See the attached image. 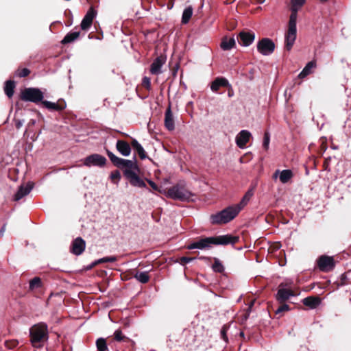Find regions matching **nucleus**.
<instances>
[{"mask_svg":"<svg viewBox=\"0 0 351 351\" xmlns=\"http://www.w3.org/2000/svg\"><path fill=\"white\" fill-rule=\"evenodd\" d=\"M293 173L290 169H284L282 171L277 169L273 174L272 177L274 180L279 178L281 183L286 184L293 178Z\"/></svg>","mask_w":351,"mask_h":351,"instance_id":"nucleus-13","label":"nucleus"},{"mask_svg":"<svg viewBox=\"0 0 351 351\" xmlns=\"http://www.w3.org/2000/svg\"><path fill=\"white\" fill-rule=\"evenodd\" d=\"M212 268L214 271L218 273H222L224 271L223 265L217 258H214V263L212 266Z\"/></svg>","mask_w":351,"mask_h":351,"instance_id":"nucleus-34","label":"nucleus"},{"mask_svg":"<svg viewBox=\"0 0 351 351\" xmlns=\"http://www.w3.org/2000/svg\"><path fill=\"white\" fill-rule=\"evenodd\" d=\"M270 142V134L269 132H265L264 134L263 147L265 149L267 150Z\"/></svg>","mask_w":351,"mask_h":351,"instance_id":"nucleus-37","label":"nucleus"},{"mask_svg":"<svg viewBox=\"0 0 351 351\" xmlns=\"http://www.w3.org/2000/svg\"><path fill=\"white\" fill-rule=\"evenodd\" d=\"M41 279L39 277H34L29 281V290L33 291L41 287Z\"/></svg>","mask_w":351,"mask_h":351,"instance_id":"nucleus-33","label":"nucleus"},{"mask_svg":"<svg viewBox=\"0 0 351 351\" xmlns=\"http://www.w3.org/2000/svg\"><path fill=\"white\" fill-rule=\"evenodd\" d=\"M303 304L309 307L311 309L316 308L321 303V300L319 297H306L303 299Z\"/></svg>","mask_w":351,"mask_h":351,"instance_id":"nucleus-24","label":"nucleus"},{"mask_svg":"<svg viewBox=\"0 0 351 351\" xmlns=\"http://www.w3.org/2000/svg\"><path fill=\"white\" fill-rule=\"evenodd\" d=\"M42 103L45 108L50 110L60 111L64 110L66 106L65 101L63 100H60L58 103L45 100L43 101Z\"/></svg>","mask_w":351,"mask_h":351,"instance_id":"nucleus-19","label":"nucleus"},{"mask_svg":"<svg viewBox=\"0 0 351 351\" xmlns=\"http://www.w3.org/2000/svg\"><path fill=\"white\" fill-rule=\"evenodd\" d=\"M31 123H32V124H34L35 123V121L34 120H32Z\"/></svg>","mask_w":351,"mask_h":351,"instance_id":"nucleus-48","label":"nucleus"},{"mask_svg":"<svg viewBox=\"0 0 351 351\" xmlns=\"http://www.w3.org/2000/svg\"><path fill=\"white\" fill-rule=\"evenodd\" d=\"M316 66L315 63L313 61L308 62L302 71L299 74L300 78H304L311 73V69L315 68Z\"/></svg>","mask_w":351,"mask_h":351,"instance_id":"nucleus-29","label":"nucleus"},{"mask_svg":"<svg viewBox=\"0 0 351 351\" xmlns=\"http://www.w3.org/2000/svg\"><path fill=\"white\" fill-rule=\"evenodd\" d=\"M195 259V258H191V257L183 256V257L180 258V263L181 265H186L187 263L191 262L192 261H193Z\"/></svg>","mask_w":351,"mask_h":351,"instance_id":"nucleus-41","label":"nucleus"},{"mask_svg":"<svg viewBox=\"0 0 351 351\" xmlns=\"http://www.w3.org/2000/svg\"><path fill=\"white\" fill-rule=\"evenodd\" d=\"M255 39V34L250 32H241L238 36L239 43L244 47L250 46Z\"/></svg>","mask_w":351,"mask_h":351,"instance_id":"nucleus-14","label":"nucleus"},{"mask_svg":"<svg viewBox=\"0 0 351 351\" xmlns=\"http://www.w3.org/2000/svg\"><path fill=\"white\" fill-rule=\"evenodd\" d=\"M30 71L28 69L24 68L21 70H17L16 72V75L20 77H24L27 76L29 74Z\"/></svg>","mask_w":351,"mask_h":351,"instance_id":"nucleus-38","label":"nucleus"},{"mask_svg":"<svg viewBox=\"0 0 351 351\" xmlns=\"http://www.w3.org/2000/svg\"><path fill=\"white\" fill-rule=\"evenodd\" d=\"M254 195V189H250L244 195L239 204L234 205L236 208H239V212L245 206Z\"/></svg>","mask_w":351,"mask_h":351,"instance_id":"nucleus-25","label":"nucleus"},{"mask_svg":"<svg viewBox=\"0 0 351 351\" xmlns=\"http://www.w3.org/2000/svg\"><path fill=\"white\" fill-rule=\"evenodd\" d=\"M193 10L191 6H189L184 10L182 16V23L183 24H186L189 23L190 19L193 15Z\"/></svg>","mask_w":351,"mask_h":351,"instance_id":"nucleus-31","label":"nucleus"},{"mask_svg":"<svg viewBox=\"0 0 351 351\" xmlns=\"http://www.w3.org/2000/svg\"><path fill=\"white\" fill-rule=\"evenodd\" d=\"M166 62V58L163 56L157 57L150 66V73L152 75H159L162 73V66Z\"/></svg>","mask_w":351,"mask_h":351,"instance_id":"nucleus-15","label":"nucleus"},{"mask_svg":"<svg viewBox=\"0 0 351 351\" xmlns=\"http://www.w3.org/2000/svg\"><path fill=\"white\" fill-rule=\"evenodd\" d=\"M167 195L173 199L181 201H189L193 195V193L186 187L185 184L180 182L167 191Z\"/></svg>","mask_w":351,"mask_h":351,"instance_id":"nucleus-5","label":"nucleus"},{"mask_svg":"<svg viewBox=\"0 0 351 351\" xmlns=\"http://www.w3.org/2000/svg\"><path fill=\"white\" fill-rule=\"evenodd\" d=\"M297 19L295 16H290L289 21L288 30L285 36V47L287 51H290L296 40L297 37Z\"/></svg>","mask_w":351,"mask_h":351,"instance_id":"nucleus-6","label":"nucleus"},{"mask_svg":"<svg viewBox=\"0 0 351 351\" xmlns=\"http://www.w3.org/2000/svg\"><path fill=\"white\" fill-rule=\"evenodd\" d=\"M30 341L35 348H40L48 340V328L45 323L34 325L29 329Z\"/></svg>","mask_w":351,"mask_h":351,"instance_id":"nucleus-3","label":"nucleus"},{"mask_svg":"<svg viewBox=\"0 0 351 351\" xmlns=\"http://www.w3.org/2000/svg\"><path fill=\"white\" fill-rule=\"evenodd\" d=\"M142 84L143 86L146 87L147 89H149L151 87L150 79L147 77H144L143 78Z\"/></svg>","mask_w":351,"mask_h":351,"instance_id":"nucleus-43","label":"nucleus"},{"mask_svg":"<svg viewBox=\"0 0 351 351\" xmlns=\"http://www.w3.org/2000/svg\"><path fill=\"white\" fill-rule=\"evenodd\" d=\"M147 182L154 190H156V191L158 190V186L156 184L155 182H154L153 181L149 180H148Z\"/></svg>","mask_w":351,"mask_h":351,"instance_id":"nucleus-45","label":"nucleus"},{"mask_svg":"<svg viewBox=\"0 0 351 351\" xmlns=\"http://www.w3.org/2000/svg\"><path fill=\"white\" fill-rule=\"evenodd\" d=\"M252 134L248 130H241L235 138L237 145L241 149L245 148Z\"/></svg>","mask_w":351,"mask_h":351,"instance_id":"nucleus-12","label":"nucleus"},{"mask_svg":"<svg viewBox=\"0 0 351 351\" xmlns=\"http://www.w3.org/2000/svg\"><path fill=\"white\" fill-rule=\"evenodd\" d=\"M5 231V224H4L1 228L0 229V237H3L4 232Z\"/></svg>","mask_w":351,"mask_h":351,"instance_id":"nucleus-47","label":"nucleus"},{"mask_svg":"<svg viewBox=\"0 0 351 351\" xmlns=\"http://www.w3.org/2000/svg\"><path fill=\"white\" fill-rule=\"evenodd\" d=\"M93 265V263L92 264V265L90 266V268H92Z\"/></svg>","mask_w":351,"mask_h":351,"instance_id":"nucleus-49","label":"nucleus"},{"mask_svg":"<svg viewBox=\"0 0 351 351\" xmlns=\"http://www.w3.org/2000/svg\"><path fill=\"white\" fill-rule=\"evenodd\" d=\"M289 310V305L286 304H283L282 305L280 306L276 310V314H279L284 311H288Z\"/></svg>","mask_w":351,"mask_h":351,"instance_id":"nucleus-39","label":"nucleus"},{"mask_svg":"<svg viewBox=\"0 0 351 351\" xmlns=\"http://www.w3.org/2000/svg\"><path fill=\"white\" fill-rule=\"evenodd\" d=\"M237 237H233L229 234L221 235L217 237H205L200 239L195 242L191 243L188 248L204 250L208 249L213 245H228L234 244L238 241Z\"/></svg>","mask_w":351,"mask_h":351,"instance_id":"nucleus-2","label":"nucleus"},{"mask_svg":"<svg viewBox=\"0 0 351 351\" xmlns=\"http://www.w3.org/2000/svg\"><path fill=\"white\" fill-rule=\"evenodd\" d=\"M305 3V0H291V14L290 16H295V19H297L298 16V10L300 7L303 5V4Z\"/></svg>","mask_w":351,"mask_h":351,"instance_id":"nucleus-27","label":"nucleus"},{"mask_svg":"<svg viewBox=\"0 0 351 351\" xmlns=\"http://www.w3.org/2000/svg\"><path fill=\"white\" fill-rule=\"evenodd\" d=\"M275 43L268 38L260 40L257 43V51L263 56H269L275 50Z\"/></svg>","mask_w":351,"mask_h":351,"instance_id":"nucleus-8","label":"nucleus"},{"mask_svg":"<svg viewBox=\"0 0 351 351\" xmlns=\"http://www.w3.org/2000/svg\"><path fill=\"white\" fill-rule=\"evenodd\" d=\"M93 265V263L92 264V265L90 266V268H92Z\"/></svg>","mask_w":351,"mask_h":351,"instance_id":"nucleus-50","label":"nucleus"},{"mask_svg":"<svg viewBox=\"0 0 351 351\" xmlns=\"http://www.w3.org/2000/svg\"><path fill=\"white\" fill-rule=\"evenodd\" d=\"M132 146L135 149L138 154L141 160L145 159L147 158L146 152L142 145L138 142L136 139L133 138L132 141Z\"/></svg>","mask_w":351,"mask_h":351,"instance_id":"nucleus-26","label":"nucleus"},{"mask_svg":"<svg viewBox=\"0 0 351 351\" xmlns=\"http://www.w3.org/2000/svg\"><path fill=\"white\" fill-rule=\"evenodd\" d=\"M107 155L113 165L118 168L123 169L125 178L129 180L131 185L139 188H146L145 182L138 176L139 168L135 158L127 160L119 158L110 151H107Z\"/></svg>","mask_w":351,"mask_h":351,"instance_id":"nucleus-1","label":"nucleus"},{"mask_svg":"<svg viewBox=\"0 0 351 351\" xmlns=\"http://www.w3.org/2000/svg\"><path fill=\"white\" fill-rule=\"evenodd\" d=\"M114 339L118 341H121L125 338V336L123 335L122 332L119 330H117L114 332Z\"/></svg>","mask_w":351,"mask_h":351,"instance_id":"nucleus-40","label":"nucleus"},{"mask_svg":"<svg viewBox=\"0 0 351 351\" xmlns=\"http://www.w3.org/2000/svg\"><path fill=\"white\" fill-rule=\"evenodd\" d=\"M110 178L112 180H119V179L121 178L120 172L118 170L112 171L110 174Z\"/></svg>","mask_w":351,"mask_h":351,"instance_id":"nucleus-42","label":"nucleus"},{"mask_svg":"<svg viewBox=\"0 0 351 351\" xmlns=\"http://www.w3.org/2000/svg\"><path fill=\"white\" fill-rule=\"evenodd\" d=\"M229 82L224 77H217L210 85V89L213 92H217L221 87L228 86Z\"/></svg>","mask_w":351,"mask_h":351,"instance_id":"nucleus-23","label":"nucleus"},{"mask_svg":"<svg viewBox=\"0 0 351 351\" xmlns=\"http://www.w3.org/2000/svg\"><path fill=\"white\" fill-rule=\"evenodd\" d=\"M43 92L37 88H26L22 91L21 95V99L23 101L33 103L43 101Z\"/></svg>","mask_w":351,"mask_h":351,"instance_id":"nucleus-7","label":"nucleus"},{"mask_svg":"<svg viewBox=\"0 0 351 351\" xmlns=\"http://www.w3.org/2000/svg\"><path fill=\"white\" fill-rule=\"evenodd\" d=\"M23 123H24V121L23 120H17L16 121V128L17 129L21 128L22 127Z\"/></svg>","mask_w":351,"mask_h":351,"instance_id":"nucleus-46","label":"nucleus"},{"mask_svg":"<svg viewBox=\"0 0 351 351\" xmlns=\"http://www.w3.org/2000/svg\"><path fill=\"white\" fill-rule=\"evenodd\" d=\"M15 88V83L14 81L8 80L5 82L4 91L5 95L9 97H12L14 95V90Z\"/></svg>","mask_w":351,"mask_h":351,"instance_id":"nucleus-30","label":"nucleus"},{"mask_svg":"<svg viewBox=\"0 0 351 351\" xmlns=\"http://www.w3.org/2000/svg\"><path fill=\"white\" fill-rule=\"evenodd\" d=\"M86 247L85 241L81 238H76L71 244V252L77 256L80 255L84 251Z\"/></svg>","mask_w":351,"mask_h":351,"instance_id":"nucleus-16","label":"nucleus"},{"mask_svg":"<svg viewBox=\"0 0 351 351\" xmlns=\"http://www.w3.org/2000/svg\"><path fill=\"white\" fill-rule=\"evenodd\" d=\"M165 125L169 131H172L175 129L174 119L170 106L168 107L165 112Z\"/></svg>","mask_w":351,"mask_h":351,"instance_id":"nucleus-21","label":"nucleus"},{"mask_svg":"<svg viewBox=\"0 0 351 351\" xmlns=\"http://www.w3.org/2000/svg\"><path fill=\"white\" fill-rule=\"evenodd\" d=\"M116 148L123 156H128L131 153L130 145L125 141L118 140L116 143Z\"/></svg>","mask_w":351,"mask_h":351,"instance_id":"nucleus-20","label":"nucleus"},{"mask_svg":"<svg viewBox=\"0 0 351 351\" xmlns=\"http://www.w3.org/2000/svg\"><path fill=\"white\" fill-rule=\"evenodd\" d=\"M317 266L322 271H330L335 267L334 259L332 256L322 255L317 260Z\"/></svg>","mask_w":351,"mask_h":351,"instance_id":"nucleus-10","label":"nucleus"},{"mask_svg":"<svg viewBox=\"0 0 351 351\" xmlns=\"http://www.w3.org/2000/svg\"><path fill=\"white\" fill-rule=\"evenodd\" d=\"M96 14L94 8L90 7L81 22L80 27L82 30H88L90 27Z\"/></svg>","mask_w":351,"mask_h":351,"instance_id":"nucleus-11","label":"nucleus"},{"mask_svg":"<svg viewBox=\"0 0 351 351\" xmlns=\"http://www.w3.org/2000/svg\"><path fill=\"white\" fill-rule=\"evenodd\" d=\"M236 46V40L234 37L228 38V36H225L221 39V42L220 44L221 48L223 51H228Z\"/></svg>","mask_w":351,"mask_h":351,"instance_id":"nucleus-22","label":"nucleus"},{"mask_svg":"<svg viewBox=\"0 0 351 351\" xmlns=\"http://www.w3.org/2000/svg\"><path fill=\"white\" fill-rule=\"evenodd\" d=\"M117 260V258L114 256L104 257V258H99V259L95 261L93 263V265H96L97 264L104 263H113V262H115Z\"/></svg>","mask_w":351,"mask_h":351,"instance_id":"nucleus-35","label":"nucleus"},{"mask_svg":"<svg viewBox=\"0 0 351 351\" xmlns=\"http://www.w3.org/2000/svg\"><path fill=\"white\" fill-rule=\"evenodd\" d=\"M80 36L79 32H72L68 33L62 40L61 43L63 45L71 43L75 40Z\"/></svg>","mask_w":351,"mask_h":351,"instance_id":"nucleus-28","label":"nucleus"},{"mask_svg":"<svg viewBox=\"0 0 351 351\" xmlns=\"http://www.w3.org/2000/svg\"><path fill=\"white\" fill-rule=\"evenodd\" d=\"M295 295V294L292 289L279 287L276 294V300L279 302L282 303L289 299L291 297Z\"/></svg>","mask_w":351,"mask_h":351,"instance_id":"nucleus-17","label":"nucleus"},{"mask_svg":"<svg viewBox=\"0 0 351 351\" xmlns=\"http://www.w3.org/2000/svg\"><path fill=\"white\" fill-rule=\"evenodd\" d=\"M239 213V208L234 206H229L210 217L212 224H225L232 221Z\"/></svg>","mask_w":351,"mask_h":351,"instance_id":"nucleus-4","label":"nucleus"},{"mask_svg":"<svg viewBox=\"0 0 351 351\" xmlns=\"http://www.w3.org/2000/svg\"><path fill=\"white\" fill-rule=\"evenodd\" d=\"M134 278L141 283H147L149 280L147 271H138L135 274Z\"/></svg>","mask_w":351,"mask_h":351,"instance_id":"nucleus-32","label":"nucleus"},{"mask_svg":"<svg viewBox=\"0 0 351 351\" xmlns=\"http://www.w3.org/2000/svg\"><path fill=\"white\" fill-rule=\"evenodd\" d=\"M34 187V184L31 182H28L25 186L21 185L14 195V200L19 201L23 197L28 195Z\"/></svg>","mask_w":351,"mask_h":351,"instance_id":"nucleus-18","label":"nucleus"},{"mask_svg":"<svg viewBox=\"0 0 351 351\" xmlns=\"http://www.w3.org/2000/svg\"><path fill=\"white\" fill-rule=\"evenodd\" d=\"M98 351H106L108 349L106 341L104 338H99L96 341Z\"/></svg>","mask_w":351,"mask_h":351,"instance_id":"nucleus-36","label":"nucleus"},{"mask_svg":"<svg viewBox=\"0 0 351 351\" xmlns=\"http://www.w3.org/2000/svg\"><path fill=\"white\" fill-rule=\"evenodd\" d=\"M106 162V158L98 154H91L84 159V165L86 167H104Z\"/></svg>","mask_w":351,"mask_h":351,"instance_id":"nucleus-9","label":"nucleus"},{"mask_svg":"<svg viewBox=\"0 0 351 351\" xmlns=\"http://www.w3.org/2000/svg\"><path fill=\"white\" fill-rule=\"evenodd\" d=\"M292 285H293V281L291 280H289V281H286V282H281L279 285V287H284V288H287V289H292Z\"/></svg>","mask_w":351,"mask_h":351,"instance_id":"nucleus-44","label":"nucleus"}]
</instances>
